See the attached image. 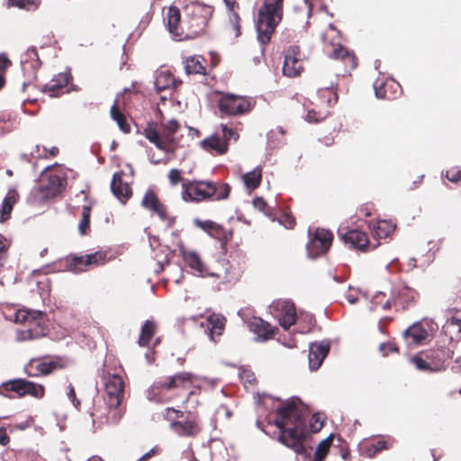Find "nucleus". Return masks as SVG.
I'll list each match as a JSON object with an SVG mask.
<instances>
[{"label": "nucleus", "instance_id": "7c9ffc66", "mask_svg": "<svg viewBox=\"0 0 461 461\" xmlns=\"http://www.w3.org/2000/svg\"><path fill=\"white\" fill-rule=\"evenodd\" d=\"M395 229V224L385 220L378 221L373 226V235L375 239H384L388 237Z\"/></svg>", "mask_w": 461, "mask_h": 461}, {"label": "nucleus", "instance_id": "2f4dec72", "mask_svg": "<svg viewBox=\"0 0 461 461\" xmlns=\"http://www.w3.org/2000/svg\"><path fill=\"white\" fill-rule=\"evenodd\" d=\"M167 28L170 33L180 36L178 24L180 23V12L176 7L171 6L167 14Z\"/></svg>", "mask_w": 461, "mask_h": 461}, {"label": "nucleus", "instance_id": "c756f323", "mask_svg": "<svg viewBox=\"0 0 461 461\" xmlns=\"http://www.w3.org/2000/svg\"><path fill=\"white\" fill-rule=\"evenodd\" d=\"M145 137L152 143H154L158 149L165 151L170 149V143L167 140L160 137L158 132L152 126H149L145 129Z\"/></svg>", "mask_w": 461, "mask_h": 461}, {"label": "nucleus", "instance_id": "bb28decb", "mask_svg": "<svg viewBox=\"0 0 461 461\" xmlns=\"http://www.w3.org/2000/svg\"><path fill=\"white\" fill-rule=\"evenodd\" d=\"M19 195L18 193L14 189H11L8 191L5 199L3 200L1 208H0V221H5L9 217L13 211V207L14 203L18 201Z\"/></svg>", "mask_w": 461, "mask_h": 461}, {"label": "nucleus", "instance_id": "5701e85b", "mask_svg": "<svg viewBox=\"0 0 461 461\" xmlns=\"http://www.w3.org/2000/svg\"><path fill=\"white\" fill-rule=\"evenodd\" d=\"M69 77L67 72L59 73L43 86V92L48 93L50 97L58 96L59 91L68 85Z\"/></svg>", "mask_w": 461, "mask_h": 461}, {"label": "nucleus", "instance_id": "f03ea898", "mask_svg": "<svg viewBox=\"0 0 461 461\" xmlns=\"http://www.w3.org/2000/svg\"><path fill=\"white\" fill-rule=\"evenodd\" d=\"M104 402H106L108 411H103L95 408L90 412L93 422L99 420L100 422H108L115 424L119 422L122 416V411L119 408L124 393V384L120 375H110L104 383Z\"/></svg>", "mask_w": 461, "mask_h": 461}, {"label": "nucleus", "instance_id": "bf43d9fd", "mask_svg": "<svg viewBox=\"0 0 461 461\" xmlns=\"http://www.w3.org/2000/svg\"><path fill=\"white\" fill-rule=\"evenodd\" d=\"M68 397L74 406L77 407L79 405V401L76 399L75 389L71 384L68 385Z\"/></svg>", "mask_w": 461, "mask_h": 461}, {"label": "nucleus", "instance_id": "0e129e2a", "mask_svg": "<svg viewBox=\"0 0 461 461\" xmlns=\"http://www.w3.org/2000/svg\"><path fill=\"white\" fill-rule=\"evenodd\" d=\"M377 85H378V83H377V82H375V83L374 84V87H375V95H376L378 98H384V97H385V96H384V95H383V94H382L381 89H378Z\"/></svg>", "mask_w": 461, "mask_h": 461}, {"label": "nucleus", "instance_id": "6e6552de", "mask_svg": "<svg viewBox=\"0 0 461 461\" xmlns=\"http://www.w3.org/2000/svg\"><path fill=\"white\" fill-rule=\"evenodd\" d=\"M9 392H14L19 396L28 394L35 398H42L45 390L41 384H35L32 381H28L25 379H15L3 383L0 385L1 395L10 397L8 395Z\"/></svg>", "mask_w": 461, "mask_h": 461}, {"label": "nucleus", "instance_id": "aec40b11", "mask_svg": "<svg viewBox=\"0 0 461 461\" xmlns=\"http://www.w3.org/2000/svg\"><path fill=\"white\" fill-rule=\"evenodd\" d=\"M183 258L185 262V264L194 271L197 273L198 276H215L213 273H210L202 261L200 256L195 252L192 250H182L181 251Z\"/></svg>", "mask_w": 461, "mask_h": 461}, {"label": "nucleus", "instance_id": "8fccbe9b", "mask_svg": "<svg viewBox=\"0 0 461 461\" xmlns=\"http://www.w3.org/2000/svg\"><path fill=\"white\" fill-rule=\"evenodd\" d=\"M278 221L286 229H292L294 226V219L288 213L282 214Z\"/></svg>", "mask_w": 461, "mask_h": 461}, {"label": "nucleus", "instance_id": "412c9836", "mask_svg": "<svg viewBox=\"0 0 461 461\" xmlns=\"http://www.w3.org/2000/svg\"><path fill=\"white\" fill-rule=\"evenodd\" d=\"M178 83L168 69L162 68L157 70L154 85L158 92L169 90Z\"/></svg>", "mask_w": 461, "mask_h": 461}, {"label": "nucleus", "instance_id": "20e7f679", "mask_svg": "<svg viewBox=\"0 0 461 461\" xmlns=\"http://www.w3.org/2000/svg\"><path fill=\"white\" fill-rule=\"evenodd\" d=\"M67 184L63 169L54 166L47 167L42 172L35 195L39 200H47L59 194Z\"/></svg>", "mask_w": 461, "mask_h": 461}, {"label": "nucleus", "instance_id": "9d476101", "mask_svg": "<svg viewBox=\"0 0 461 461\" xmlns=\"http://www.w3.org/2000/svg\"><path fill=\"white\" fill-rule=\"evenodd\" d=\"M339 32L333 25H330L329 29L323 33L322 40L325 45V51L332 59H341L348 61L350 64L351 68H356L357 63L354 55H352L348 50L344 49L340 44L333 42H328V38L333 37V34H338Z\"/></svg>", "mask_w": 461, "mask_h": 461}, {"label": "nucleus", "instance_id": "1a4fd4ad", "mask_svg": "<svg viewBox=\"0 0 461 461\" xmlns=\"http://www.w3.org/2000/svg\"><path fill=\"white\" fill-rule=\"evenodd\" d=\"M252 108L250 99L233 94H224L219 100V109L228 115L243 114Z\"/></svg>", "mask_w": 461, "mask_h": 461}, {"label": "nucleus", "instance_id": "72a5a7b5", "mask_svg": "<svg viewBox=\"0 0 461 461\" xmlns=\"http://www.w3.org/2000/svg\"><path fill=\"white\" fill-rule=\"evenodd\" d=\"M270 309L276 312L277 317L281 315H286L289 312L295 314V308L292 302L289 300H276L272 303Z\"/></svg>", "mask_w": 461, "mask_h": 461}, {"label": "nucleus", "instance_id": "052dcab7", "mask_svg": "<svg viewBox=\"0 0 461 461\" xmlns=\"http://www.w3.org/2000/svg\"><path fill=\"white\" fill-rule=\"evenodd\" d=\"M385 348H388L392 352L397 350V348L393 344L382 343L379 347V350L383 353L384 356L387 355V353L384 352Z\"/></svg>", "mask_w": 461, "mask_h": 461}, {"label": "nucleus", "instance_id": "cd10ccee", "mask_svg": "<svg viewBox=\"0 0 461 461\" xmlns=\"http://www.w3.org/2000/svg\"><path fill=\"white\" fill-rule=\"evenodd\" d=\"M205 59L201 56H191L185 60V70L187 75H204L206 68L203 65Z\"/></svg>", "mask_w": 461, "mask_h": 461}, {"label": "nucleus", "instance_id": "09e8293b", "mask_svg": "<svg viewBox=\"0 0 461 461\" xmlns=\"http://www.w3.org/2000/svg\"><path fill=\"white\" fill-rule=\"evenodd\" d=\"M323 426V420L318 415H313L310 420V430L312 433H316L321 429Z\"/></svg>", "mask_w": 461, "mask_h": 461}, {"label": "nucleus", "instance_id": "c85d7f7f", "mask_svg": "<svg viewBox=\"0 0 461 461\" xmlns=\"http://www.w3.org/2000/svg\"><path fill=\"white\" fill-rule=\"evenodd\" d=\"M210 337L212 340H215V336L219 337L221 335L224 326L225 318L221 315L212 314L208 318Z\"/></svg>", "mask_w": 461, "mask_h": 461}, {"label": "nucleus", "instance_id": "4468645a", "mask_svg": "<svg viewBox=\"0 0 461 461\" xmlns=\"http://www.w3.org/2000/svg\"><path fill=\"white\" fill-rule=\"evenodd\" d=\"M105 254L101 251L86 255L85 257H74L70 259L68 269L74 272H82L88 267L99 266L104 264Z\"/></svg>", "mask_w": 461, "mask_h": 461}, {"label": "nucleus", "instance_id": "de8ad7c7", "mask_svg": "<svg viewBox=\"0 0 461 461\" xmlns=\"http://www.w3.org/2000/svg\"><path fill=\"white\" fill-rule=\"evenodd\" d=\"M411 362L415 365L416 368L421 371H433L434 369L430 366V365L420 358V357L416 356L411 358Z\"/></svg>", "mask_w": 461, "mask_h": 461}, {"label": "nucleus", "instance_id": "ddd939ff", "mask_svg": "<svg viewBox=\"0 0 461 461\" xmlns=\"http://www.w3.org/2000/svg\"><path fill=\"white\" fill-rule=\"evenodd\" d=\"M191 375L189 373H179L172 376H168L164 380L155 382L150 387L149 393V398L150 400L155 399L157 393H158L162 390L169 391L175 388H179L184 386L185 382L190 381Z\"/></svg>", "mask_w": 461, "mask_h": 461}, {"label": "nucleus", "instance_id": "423d86ee", "mask_svg": "<svg viewBox=\"0 0 461 461\" xmlns=\"http://www.w3.org/2000/svg\"><path fill=\"white\" fill-rule=\"evenodd\" d=\"M166 418L171 421L170 427L180 437H195L201 428L195 419L185 418L184 412L167 408Z\"/></svg>", "mask_w": 461, "mask_h": 461}, {"label": "nucleus", "instance_id": "473e14b6", "mask_svg": "<svg viewBox=\"0 0 461 461\" xmlns=\"http://www.w3.org/2000/svg\"><path fill=\"white\" fill-rule=\"evenodd\" d=\"M157 327L153 321H146L141 327V331L138 341L139 345L141 347L148 346L151 338L154 336Z\"/></svg>", "mask_w": 461, "mask_h": 461}, {"label": "nucleus", "instance_id": "79ce46f5", "mask_svg": "<svg viewBox=\"0 0 461 461\" xmlns=\"http://www.w3.org/2000/svg\"><path fill=\"white\" fill-rule=\"evenodd\" d=\"M196 227L202 229L203 230L208 232L211 236H213L214 233L212 232V229H217L218 224L212 221H201L199 219H195L194 221Z\"/></svg>", "mask_w": 461, "mask_h": 461}, {"label": "nucleus", "instance_id": "13d9d810", "mask_svg": "<svg viewBox=\"0 0 461 461\" xmlns=\"http://www.w3.org/2000/svg\"><path fill=\"white\" fill-rule=\"evenodd\" d=\"M358 294L357 290H350L346 295L348 302L351 304L356 303L358 301Z\"/></svg>", "mask_w": 461, "mask_h": 461}, {"label": "nucleus", "instance_id": "6ab92c4d", "mask_svg": "<svg viewBox=\"0 0 461 461\" xmlns=\"http://www.w3.org/2000/svg\"><path fill=\"white\" fill-rule=\"evenodd\" d=\"M330 351V343L321 341L320 343H312L309 348V367L312 371L320 368L324 358Z\"/></svg>", "mask_w": 461, "mask_h": 461}, {"label": "nucleus", "instance_id": "338daca9", "mask_svg": "<svg viewBox=\"0 0 461 461\" xmlns=\"http://www.w3.org/2000/svg\"><path fill=\"white\" fill-rule=\"evenodd\" d=\"M303 1H304V4H305L306 7H307L308 15H310L311 13H312V9L311 0H303Z\"/></svg>", "mask_w": 461, "mask_h": 461}, {"label": "nucleus", "instance_id": "58836bf2", "mask_svg": "<svg viewBox=\"0 0 461 461\" xmlns=\"http://www.w3.org/2000/svg\"><path fill=\"white\" fill-rule=\"evenodd\" d=\"M90 214H91V205L86 204L82 207L81 219L78 223V230L81 235H85L87 233V230L90 227Z\"/></svg>", "mask_w": 461, "mask_h": 461}, {"label": "nucleus", "instance_id": "49530a36", "mask_svg": "<svg viewBox=\"0 0 461 461\" xmlns=\"http://www.w3.org/2000/svg\"><path fill=\"white\" fill-rule=\"evenodd\" d=\"M217 192L214 194L217 200L226 199L230 194V186L227 184H221L216 185Z\"/></svg>", "mask_w": 461, "mask_h": 461}, {"label": "nucleus", "instance_id": "6e6d98bb", "mask_svg": "<svg viewBox=\"0 0 461 461\" xmlns=\"http://www.w3.org/2000/svg\"><path fill=\"white\" fill-rule=\"evenodd\" d=\"M325 117V115L319 114L317 116V113L314 110H311L308 112L306 115V121L309 122H318L321 120H322Z\"/></svg>", "mask_w": 461, "mask_h": 461}, {"label": "nucleus", "instance_id": "5fc2aeb1", "mask_svg": "<svg viewBox=\"0 0 461 461\" xmlns=\"http://www.w3.org/2000/svg\"><path fill=\"white\" fill-rule=\"evenodd\" d=\"M10 60L4 55H0V75L5 77L7 68L10 66Z\"/></svg>", "mask_w": 461, "mask_h": 461}, {"label": "nucleus", "instance_id": "a18cd8bd", "mask_svg": "<svg viewBox=\"0 0 461 461\" xmlns=\"http://www.w3.org/2000/svg\"><path fill=\"white\" fill-rule=\"evenodd\" d=\"M279 324L285 329L288 330L293 324L295 323V314L289 312L286 315L278 316Z\"/></svg>", "mask_w": 461, "mask_h": 461}, {"label": "nucleus", "instance_id": "ea45409f", "mask_svg": "<svg viewBox=\"0 0 461 461\" xmlns=\"http://www.w3.org/2000/svg\"><path fill=\"white\" fill-rule=\"evenodd\" d=\"M393 445V442L388 440H378L375 443H372L368 446L366 449V454L369 457L374 456L377 452L387 449L391 447Z\"/></svg>", "mask_w": 461, "mask_h": 461}, {"label": "nucleus", "instance_id": "f8f14e48", "mask_svg": "<svg viewBox=\"0 0 461 461\" xmlns=\"http://www.w3.org/2000/svg\"><path fill=\"white\" fill-rule=\"evenodd\" d=\"M67 363L60 357L52 359H32L26 366V371L31 376L46 375L54 370L66 367Z\"/></svg>", "mask_w": 461, "mask_h": 461}, {"label": "nucleus", "instance_id": "0eeeda50", "mask_svg": "<svg viewBox=\"0 0 461 461\" xmlns=\"http://www.w3.org/2000/svg\"><path fill=\"white\" fill-rule=\"evenodd\" d=\"M182 198L185 202H201L216 194V185L209 181H186L182 184Z\"/></svg>", "mask_w": 461, "mask_h": 461}, {"label": "nucleus", "instance_id": "c03bdc74", "mask_svg": "<svg viewBox=\"0 0 461 461\" xmlns=\"http://www.w3.org/2000/svg\"><path fill=\"white\" fill-rule=\"evenodd\" d=\"M9 5L21 9H32L36 7L34 0H9Z\"/></svg>", "mask_w": 461, "mask_h": 461}, {"label": "nucleus", "instance_id": "f257e3e1", "mask_svg": "<svg viewBox=\"0 0 461 461\" xmlns=\"http://www.w3.org/2000/svg\"><path fill=\"white\" fill-rule=\"evenodd\" d=\"M275 424L279 429L278 440L303 457V461H323L333 441V435L321 440L312 457V448L303 444L306 418L298 399L287 401L276 411Z\"/></svg>", "mask_w": 461, "mask_h": 461}, {"label": "nucleus", "instance_id": "3c124183", "mask_svg": "<svg viewBox=\"0 0 461 461\" xmlns=\"http://www.w3.org/2000/svg\"><path fill=\"white\" fill-rule=\"evenodd\" d=\"M446 176L451 182L461 181V169L451 168L447 171Z\"/></svg>", "mask_w": 461, "mask_h": 461}, {"label": "nucleus", "instance_id": "f3484780", "mask_svg": "<svg viewBox=\"0 0 461 461\" xmlns=\"http://www.w3.org/2000/svg\"><path fill=\"white\" fill-rule=\"evenodd\" d=\"M248 327L257 336V339L266 341L275 335L276 328L258 317H251L247 321Z\"/></svg>", "mask_w": 461, "mask_h": 461}, {"label": "nucleus", "instance_id": "39448f33", "mask_svg": "<svg viewBox=\"0 0 461 461\" xmlns=\"http://www.w3.org/2000/svg\"><path fill=\"white\" fill-rule=\"evenodd\" d=\"M14 321L25 326L24 329L16 331V339L19 341L33 339L45 335L44 328L41 326L43 313L40 311L18 310L14 314Z\"/></svg>", "mask_w": 461, "mask_h": 461}, {"label": "nucleus", "instance_id": "a19ab883", "mask_svg": "<svg viewBox=\"0 0 461 461\" xmlns=\"http://www.w3.org/2000/svg\"><path fill=\"white\" fill-rule=\"evenodd\" d=\"M398 294L406 303H413L419 297L418 292L409 287H403Z\"/></svg>", "mask_w": 461, "mask_h": 461}, {"label": "nucleus", "instance_id": "c9c22d12", "mask_svg": "<svg viewBox=\"0 0 461 461\" xmlns=\"http://www.w3.org/2000/svg\"><path fill=\"white\" fill-rule=\"evenodd\" d=\"M224 3L228 9L231 12L230 15V23H231V28L234 32V36L237 38L240 35V16L235 12V5H237L235 1L232 0H224Z\"/></svg>", "mask_w": 461, "mask_h": 461}, {"label": "nucleus", "instance_id": "4d7b16f0", "mask_svg": "<svg viewBox=\"0 0 461 461\" xmlns=\"http://www.w3.org/2000/svg\"><path fill=\"white\" fill-rule=\"evenodd\" d=\"M178 122L176 120H170L164 124L165 129L169 134L175 133L178 130Z\"/></svg>", "mask_w": 461, "mask_h": 461}, {"label": "nucleus", "instance_id": "4c0bfd02", "mask_svg": "<svg viewBox=\"0 0 461 461\" xmlns=\"http://www.w3.org/2000/svg\"><path fill=\"white\" fill-rule=\"evenodd\" d=\"M22 67L23 70H26L28 67H31L33 70L39 67V59L35 48H30L23 57Z\"/></svg>", "mask_w": 461, "mask_h": 461}, {"label": "nucleus", "instance_id": "dca6fc26", "mask_svg": "<svg viewBox=\"0 0 461 461\" xmlns=\"http://www.w3.org/2000/svg\"><path fill=\"white\" fill-rule=\"evenodd\" d=\"M344 242L349 244L352 249L362 251L375 249L376 245H372L365 232L357 230H350L344 234H340Z\"/></svg>", "mask_w": 461, "mask_h": 461}, {"label": "nucleus", "instance_id": "e2e57ef3", "mask_svg": "<svg viewBox=\"0 0 461 461\" xmlns=\"http://www.w3.org/2000/svg\"><path fill=\"white\" fill-rule=\"evenodd\" d=\"M212 232L214 233V235L212 236L213 238L221 239V236L223 234V229L221 228V225L218 224V228L212 229Z\"/></svg>", "mask_w": 461, "mask_h": 461}, {"label": "nucleus", "instance_id": "393cba45", "mask_svg": "<svg viewBox=\"0 0 461 461\" xmlns=\"http://www.w3.org/2000/svg\"><path fill=\"white\" fill-rule=\"evenodd\" d=\"M141 205L157 213L161 220H166L167 212L165 206L159 202L157 195L152 191H148L145 194L141 201Z\"/></svg>", "mask_w": 461, "mask_h": 461}, {"label": "nucleus", "instance_id": "e433bc0d", "mask_svg": "<svg viewBox=\"0 0 461 461\" xmlns=\"http://www.w3.org/2000/svg\"><path fill=\"white\" fill-rule=\"evenodd\" d=\"M112 118L117 122L120 130L124 133L131 131V127L125 120V116L117 108V103L115 102L110 110Z\"/></svg>", "mask_w": 461, "mask_h": 461}, {"label": "nucleus", "instance_id": "37998d69", "mask_svg": "<svg viewBox=\"0 0 461 461\" xmlns=\"http://www.w3.org/2000/svg\"><path fill=\"white\" fill-rule=\"evenodd\" d=\"M221 137L224 141H226V143H228V141L232 139L235 140L238 139L239 135L234 130L229 128L227 125H224V124H221Z\"/></svg>", "mask_w": 461, "mask_h": 461}, {"label": "nucleus", "instance_id": "864d4df0", "mask_svg": "<svg viewBox=\"0 0 461 461\" xmlns=\"http://www.w3.org/2000/svg\"><path fill=\"white\" fill-rule=\"evenodd\" d=\"M253 204L255 208H257L258 211L265 212L267 214V204L265 202V200L261 197H257L253 200Z\"/></svg>", "mask_w": 461, "mask_h": 461}, {"label": "nucleus", "instance_id": "a878e982", "mask_svg": "<svg viewBox=\"0 0 461 461\" xmlns=\"http://www.w3.org/2000/svg\"><path fill=\"white\" fill-rule=\"evenodd\" d=\"M201 146L205 150H214L218 154H224L228 149V143L221 139L219 133L202 140Z\"/></svg>", "mask_w": 461, "mask_h": 461}, {"label": "nucleus", "instance_id": "a211bd4d", "mask_svg": "<svg viewBox=\"0 0 461 461\" xmlns=\"http://www.w3.org/2000/svg\"><path fill=\"white\" fill-rule=\"evenodd\" d=\"M428 337L429 332L421 321L413 323L403 332V339L409 348H414L422 344Z\"/></svg>", "mask_w": 461, "mask_h": 461}, {"label": "nucleus", "instance_id": "9b49d317", "mask_svg": "<svg viewBox=\"0 0 461 461\" xmlns=\"http://www.w3.org/2000/svg\"><path fill=\"white\" fill-rule=\"evenodd\" d=\"M332 242V233L325 229H317L307 244L309 257L315 258L328 251Z\"/></svg>", "mask_w": 461, "mask_h": 461}, {"label": "nucleus", "instance_id": "2eb2a0df", "mask_svg": "<svg viewBox=\"0 0 461 461\" xmlns=\"http://www.w3.org/2000/svg\"><path fill=\"white\" fill-rule=\"evenodd\" d=\"M300 51L297 46L291 47L285 56L283 65V73L285 76L293 77L299 76L303 70V61L299 58Z\"/></svg>", "mask_w": 461, "mask_h": 461}, {"label": "nucleus", "instance_id": "774afa93", "mask_svg": "<svg viewBox=\"0 0 461 461\" xmlns=\"http://www.w3.org/2000/svg\"><path fill=\"white\" fill-rule=\"evenodd\" d=\"M187 457L189 458V461H199L195 456L194 452L190 449L187 454Z\"/></svg>", "mask_w": 461, "mask_h": 461}, {"label": "nucleus", "instance_id": "7ed1b4c3", "mask_svg": "<svg viewBox=\"0 0 461 461\" xmlns=\"http://www.w3.org/2000/svg\"><path fill=\"white\" fill-rule=\"evenodd\" d=\"M284 0H265L258 10L256 29L258 41L266 46L283 17Z\"/></svg>", "mask_w": 461, "mask_h": 461}, {"label": "nucleus", "instance_id": "b1692460", "mask_svg": "<svg viewBox=\"0 0 461 461\" xmlns=\"http://www.w3.org/2000/svg\"><path fill=\"white\" fill-rule=\"evenodd\" d=\"M111 190L122 203H125L131 195V188L127 183L122 182L121 174L113 175Z\"/></svg>", "mask_w": 461, "mask_h": 461}, {"label": "nucleus", "instance_id": "4be33fe9", "mask_svg": "<svg viewBox=\"0 0 461 461\" xmlns=\"http://www.w3.org/2000/svg\"><path fill=\"white\" fill-rule=\"evenodd\" d=\"M394 301V293L386 294L384 292H376L370 301V311L384 312L391 308L392 303Z\"/></svg>", "mask_w": 461, "mask_h": 461}, {"label": "nucleus", "instance_id": "f704fd0d", "mask_svg": "<svg viewBox=\"0 0 461 461\" xmlns=\"http://www.w3.org/2000/svg\"><path fill=\"white\" fill-rule=\"evenodd\" d=\"M262 177L261 168L256 167L243 175V182L247 189L254 190L258 187Z\"/></svg>", "mask_w": 461, "mask_h": 461}, {"label": "nucleus", "instance_id": "69168bd1", "mask_svg": "<svg viewBox=\"0 0 461 461\" xmlns=\"http://www.w3.org/2000/svg\"><path fill=\"white\" fill-rule=\"evenodd\" d=\"M9 443V438L6 435H0V445L5 446Z\"/></svg>", "mask_w": 461, "mask_h": 461}, {"label": "nucleus", "instance_id": "603ef678", "mask_svg": "<svg viewBox=\"0 0 461 461\" xmlns=\"http://www.w3.org/2000/svg\"><path fill=\"white\" fill-rule=\"evenodd\" d=\"M168 178H169L170 184L172 185H176V184H178L180 181L183 180L181 177L180 170H178L176 168L171 169L169 171Z\"/></svg>", "mask_w": 461, "mask_h": 461}, {"label": "nucleus", "instance_id": "680f3d73", "mask_svg": "<svg viewBox=\"0 0 461 461\" xmlns=\"http://www.w3.org/2000/svg\"><path fill=\"white\" fill-rule=\"evenodd\" d=\"M156 453H158V448L153 447L149 452L141 456L137 461H146L147 459L150 458L152 456H154Z\"/></svg>", "mask_w": 461, "mask_h": 461}]
</instances>
